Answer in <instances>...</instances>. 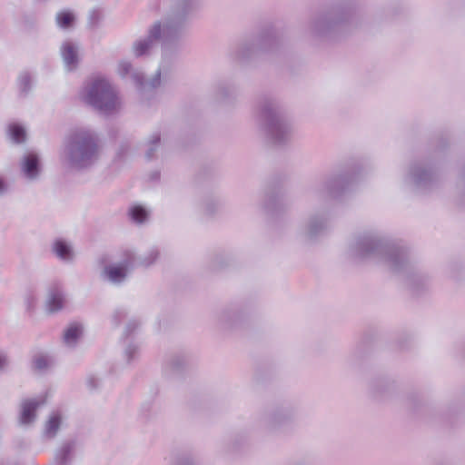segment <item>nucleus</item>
<instances>
[{"instance_id":"2eb2a0df","label":"nucleus","mask_w":465,"mask_h":465,"mask_svg":"<svg viewBox=\"0 0 465 465\" xmlns=\"http://www.w3.org/2000/svg\"><path fill=\"white\" fill-rule=\"evenodd\" d=\"M65 304V296L62 288L54 284L49 288L46 299V307L48 312H56L61 311Z\"/></svg>"},{"instance_id":"a878e982","label":"nucleus","mask_w":465,"mask_h":465,"mask_svg":"<svg viewBox=\"0 0 465 465\" xmlns=\"http://www.w3.org/2000/svg\"><path fill=\"white\" fill-rule=\"evenodd\" d=\"M186 360L183 355L173 354L169 357L167 360L165 366L171 371H180L185 364Z\"/></svg>"},{"instance_id":"393cba45","label":"nucleus","mask_w":465,"mask_h":465,"mask_svg":"<svg viewBox=\"0 0 465 465\" xmlns=\"http://www.w3.org/2000/svg\"><path fill=\"white\" fill-rule=\"evenodd\" d=\"M52 364V360L45 354L38 353L33 358V368L36 371H45Z\"/></svg>"},{"instance_id":"c9c22d12","label":"nucleus","mask_w":465,"mask_h":465,"mask_svg":"<svg viewBox=\"0 0 465 465\" xmlns=\"http://www.w3.org/2000/svg\"><path fill=\"white\" fill-rule=\"evenodd\" d=\"M87 385L90 390H94L99 386V380L94 376H90L87 379Z\"/></svg>"},{"instance_id":"f8f14e48","label":"nucleus","mask_w":465,"mask_h":465,"mask_svg":"<svg viewBox=\"0 0 465 465\" xmlns=\"http://www.w3.org/2000/svg\"><path fill=\"white\" fill-rule=\"evenodd\" d=\"M329 226V217L326 213H315L309 217L302 229V236L306 241H313L322 235Z\"/></svg>"},{"instance_id":"bb28decb","label":"nucleus","mask_w":465,"mask_h":465,"mask_svg":"<svg viewBox=\"0 0 465 465\" xmlns=\"http://www.w3.org/2000/svg\"><path fill=\"white\" fill-rule=\"evenodd\" d=\"M129 213H130L132 220L137 223H143L148 216L147 210L141 205L133 206L130 209Z\"/></svg>"},{"instance_id":"6ab92c4d","label":"nucleus","mask_w":465,"mask_h":465,"mask_svg":"<svg viewBox=\"0 0 465 465\" xmlns=\"http://www.w3.org/2000/svg\"><path fill=\"white\" fill-rule=\"evenodd\" d=\"M143 146L145 158L148 161L155 159L157 152L161 147V134L159 132H153L149 135Z\"/></svg>"},{"instance_id":"1a4fd4ad","label":"nucleus","mask_w":465,"mask_h":465,"mask_svg":"<svg viewBox=\"0 0 465 465\" xmlns=\"http://www.w3.org/2000/svg\"><path fill=\"white\" fill-rule=\"evenodd\" d=\"M135 268V252L126 250L123 253L122 260L117 263H112L104 267L101 277L114 285L123 284L131 271Z\"/></svg>"},{"instance_id":"473e14b6","label":"nucleus","mask_w":465,"mask_h":465,"mask_svg":"<svg viewBox=\"0 0 465 465\" xmlns=\"http://www.w3.org/2000/svg\"><path fill=\"white\" fill-rule=\"evenodd\" d=\"M127 316L125 309L119 308L113 313L112 319L115 325H119L123 319Z\"/></svg>"},{"instance_id":"39448f33","label":"nucleus","mask_w":465,"mask_h":465,"mask_svg":"<svg viewBox=\"0 0 465 465\" xmlns=\"http://www.w3.org/2000/svg\"><path fill=\"white\" fill-rule=\"evenodd\" d=\"M81 97L84 103L105 115L115 113L120 106L115 87L104 77L90 79L84 86Z\"/></svg>"},{"instance_id":"f3484780","label":"nucleus","mask_w":465,"mask_h":465,"mask_svg":"<svg viewBox=\"0 0 465 465\" xmlns=\"http://www.w3.org/2000/svg\"><path fill=\"white\" fill-rule=\"evenodd\" d=\"M74 450L75 443L74 440L63 442L54 453V465H71Z\"/></svg>"},{"instance_id":"4468645a","label":"nucleus","mask_w":465,"mask_h":465,"mask_svg":"<svg viewBox=\"0 0 465 465\" xmlns=\"http://www.w3.org/2000/svg\"><path fill=\"white\" fill-rule=\"evenodd\" d=\"M45 401L36 400V399H29L25 400L21 403V412H20V423L22 425H30L35 420V411L41 406L44 405Z\"/></svg>"},{"instance_id":"a19ab883","label":"nucleus","mask_w":465,"mask_h":465,"mask_svg":"<svg viewBox=\"0 0 465 465\" xmlns=\"http://www.w3.org/2000/svg\"><path fill=\"white\" fill-rule=\"evenodd\" d=\"M206 212H207L208 213H213V211L212 210V208H211V205H210V204H207V206H206Z\"/></svg>"},{"instance_id":"cd10ccee","label":"nucleus","mask_w":465,"mask_h":465,"mask_svg":"<svg viewBox=\"0 0 465 465\" xmlns=\"http://www.w3.org/2000/svg\"><path fill=\"white\" fill-rule=\"evenodd\" d=\"M9 133L14 142L20 143L25 140V130L23 126L13 124L9 127Z\"/></svg>"},{"instance_id":"4c0bfd02","label":"nucleus","mask_w":465,"mask_h":465,"mask_svg":"<svg viewBox=\"0 0 465 465\" xmlns=\"http://www.w3.org/2000/svg\"><path fill=\"white\" fill-rule=\"evenodd\" d=\"M458 201L460 205L465 206V180L462 183L461 192Z\"/></svg>"},{"instance_id":"ddd939ff","label":"nucleus","mask_w":465,"mask_h":465,"mask_svg":"<svg viewBox=\"0 0 465 465\" xmlns=\"http://www.w3.org/2000/svg\"><path fill=\"white\" fill-rule=\"evenodd\" d=\"M21 171L25 178L35 180L41 172L38 155L34 153L25 154L21 161Z\"/></svg>"},{"instance_id":"7c9ffc66","label":"nucleus","mask_w":465,"mask_h":465,"mask_svg":"<svg viewBox=\"0 0 465 465\" xmlns=\"http://www.w3.org/2000/svg\"><path fill=\"white\" fill-rule=\"evenodd\" d=\"M104 18L103 14L99 10H93L89 15L88 24L92 28H97Z\"/></svg>"},{"instance_id":"b1692460","label":"nucleus","mask_w":465,"mask_h":465,"mask_svg":"<svg viewBox=\"0 0 465 465\" xmlns=\"http://www.w3.org/2000/svg\"><path fill=\"white\" fill-rule=\"evenodd\" d=\"M55 22L59 28L69 29L74 26V15L70 11H62L57 13Z\"/></svg>"},{"instance_id":"72a5a7b5","label":"nucleus","mask_w":465,"mask_h":465,"mask_svg":"<svg viewBox=\"0 0 465 465\" xmlns=\"http://www.w3.org/2000/svg\"><path fill=\"white\" fill-rule=\"evenodd\" d=\"M139 325H140L139 321H137L135 319L130 320L125 326L124 334L126 337L130 336L139 327Z\"/></svg>"},{"instance_id":"f704fd0d","label":"nucleus","mask_w":465,"mask_h":465,"mask_svg":"<svg viewBox=\"0 0 465 465\" xmlns=\"http://www.w3.org/2000/svg\"><path fill=\"white\" fill-rule=\"evenodd\" d=\"M175 465H195V464L191 456L182 455L177 458Z\"/></svg>"},{"instance_id":"2f4dec72","label":"nucleus","mask_w":465,"mask_h":465,"mask_svg":"<svg viewBox=\"0 0 465 465\" xmlns=\"http://www.w3.org/2000/svg\"><path fill=\"white\" fill-rule=\"evenodd\" d=\"M138 347L134 344H129L125 351L124 354L127 359L128 362H131L133 360L136 358V355L138 354Z\"/></svg>"},{"instance_id":"4be33fe9","label":"nucleus","mask_w":465,"mask_h":465,"mask_svg":"<svg viewBox=\"0 0 465 465\" xmlns=\"http://www.w3.org/2000/svg\"><path fill=\"white\" fill-rule=\"evenodd\" d=\"M53 251L55 255L66 262L74 259V252L69 243L64 240H56L53 245Z\"/></svg>"},{"instance_id":"0eeeda50","label":"nucleus","mask_w":465,"mask_h":465,"mask_svg":"<svg viewBox=\"0 0 465 465\" xmlns=\"http://www.w3.org/2000/svg\"><path fill=\"white\" fill-rule=\"evenodd\" d=\"M280 45L277 33L272 28L262 30L255 38L237 45L233 52L235 60L245 63L260 53L275 51Z\"/></svg>"},{"instance_id":"a211bd4d","label":"nucleus","mask_w":465,"mask_h":465,"mask_svg":"<svg viewBox=\"0 0 465 465\" xmlns=\"http://www.w3.org/2000/svg\"><path fill=\"white\" fill-rule=\"evenodd\" d=\"M293 416V411L290 409H278L265 418V424H268L271 428H276L280 425L289 423Z\"/></svg>"},{"instance_id":"58836bf2","label":"nucleus","mask_w":465,"mask_h":465,"mask_svg":"<svg viewBox=\"0 0 465 465\" xmlns=\"http://www.w3.org/2000/svg\"><path fill=\"white\" fill-rule=\"evenodd\" d=\"M8 365V359L5 354L0 352V371H4Z\"/></svg>"},{"instance_id":"f257e3e1","label":"nucleus","mask_w":465,"mask_h":465,"mask_svg":"<svg viewBox=\"0 0 465 465\" xmlns=\"http://www.w3.org/2000/svg\"><path fill=\"white\" fill-rule=\"evenodd\" d=\"M349 253L354 259H373L384 262L395 272H411L408 274L407 284L413 293L418 294L428 286V277L414 270L407 249L401 242L386 239L377 232L358 235L350 244Z\"/></svg>"},{"instance_id":"f03ea898","label":"nucleus","mask_w":465,"mask_h":465,"mask_svg":"<svg viewBox=\"0 0 465 465\" xmlns=\"http://www.w3.org/2000/svg\"><path fill=\"white\" fill-rule=\"evenodd\" d=\"M198 0H173L163 22H155L143 39L136 41L133 51L136 57L150 54L162 41L165 56L169 48L183 36L192 15L198 9Z\"/></svg>"},{"instance_id":"9b49d317","label":"nucleus","mask_w":465,"mask_h":465,"mask_svg":"<svg viewBox=\"0 0 465 465\" xmlns=\"http://www.w3.org/2000/svg\"><path fill=\"white\" fill-rule=\"evenodd\" d=\"M117 72L121 77H126L131 74L132 79L137 87L141 89H154L160 86L161 84V72L158 70L149 82L144 81L143 73L134 70L131 62L122 60L118 64Z\"/></svg>"},{"instance_id":"412c9836","label":"nucleus","mask_w":465,"mask_h":465,"mask_svg":"<svg viewBox=\"0 0 465 465\" xmlns=\"http://www.w3.org/2000/svg\"><path fill=\"white\" fill-rule=\"evenodd\" d=\"M160 256V251L157 247L151 248L145 254L137 255L135 253V268L136 267H150L154 264Z\"/></svg>"},{"instance_id":"e433bc0d","label":"nucleus","mask_w":465,"mask_h":465,"mask_svg":"<svg viewBox=\"0 0 465 465\" xmlns=\"http://www.w3.org/2000/svg\"><path fill=\"white\" fill-rule=\"evenodd\" d=\"M218 94L221 98H225L229 95V88L224 85V84H222L218 87Z\"/></svg>"},{"instance_id":"6e6552de","label":"nucleus","mask_w":465,"mask_h":465,"mask_svg":"<svg viewBox=\"0 0 465 465\" xmlns=\"http://www.w3.org/2000/svg\"><path fill=\"white\" fill-rule=\"evenodd\" d=\"M439 181L434 167L427 162H416L411 164L407 182L418 193H425L433 189Z\"/></svg>"},{"instance_id":"c85d7f7f","label":"nucleus","mask_w":465,"mask_h":465,"mask_svg":"<svg viewBox=\"0 0 465 465\" xmlns=\"http://www.w3.org/2000/svg\"><path fill=\"white\" fill-rule=\"evenodd\" d=\"M239 318V313L232 310L223 311L220 316L219 321L223 325H232Z\"/></svg>"},{"instance_id":"423d86ee","label":"nucleus","mask_w":465,"mask_h":465,"mask_svg":"<svg viewBox=\"0 0 465 465\" xmlns=\"http://www.w3.org/2000/svg\"><path fill=\"white\" fill-rule=\"evenodd\" d=\"M351 15V11L347 10L317 15L309 22V34L313 38L336 39L343 25L350 20Z\"/></svg>"},{"instance_id":"20e7f679","label":"nucleus","mask_w":465,"mask_h":465,"mask_svg":"<svg viewBox=\"0 0 465 465\" xmlns=\"http://www.w3.org/2000/svg\"><path fill=\"white\" fill-rule=\"evenodd\" d=\"M258 122L268 140L276 146L289 143L292 128L283 115L280 100L272 95L262 96L258 103Z\"/></svg>"},{"instance_id":"79ce46f5","label":"nucleus","mask_w":465,"mask_h":465,"mask_svg":"<svg viewBox=\"0 0 465 465\" xmlns=\"http://www.w3.org/2000/svg\"><path fill=\"white\" fill-rule=\"evenodd\" d=\"M25 25L26 26V18L24 19Z\"/></svg>"},{"instance_id":"c756f323","label":"nucleus","mask_w":465,"mask_h":465,"mask_svg":"<svg viewBox=\"0 0 465 465\" xmlns=\"http://www.w3.org/2000/svg\"><path fill=\"white\" fill-rule=\"evenodd\" d=\"M18 84L22 93H28L31 87V76L28 73H22L18 78Z\"/></svg>"},{"instance_id":"aec40b11","label":"nucleus","mask_w":465,"mask_h":465,"mask_svg":"<svg viewBox=\"0 0 465 465\" xmlns=\"http://www.w3.org/2000/svg\"><path fill=\"white\" fill-rule=\"evenodd\" d=\"M62 418L58 411L53 412L45 422L44 429V436L47 439H53L56 436L60 426Z\"/></svg>"},{"instance_id":"dca6fc26","label":"nucleus","mask_w":465,"mask_h":465,"mask_svg":"<svg viewBox=\"0 0 465 465\" xmlns=\"http://www.w3.org/2000/svg\"><path fill=\"white\" fill-rule=\"evenodd\" d=\"M61 55L68 71L76 68L79 63L77 45L70 41L64 42L61 46Z\"/></svg>"},{"instance_id":"9d476101","label":"nucleus","mask_w":465,"mask_h":465,"mask_svg":"<svg viewBox=\"0 0 465 465\" xmlns=\"http://www.w3.org/2000/svg\"><path fill=\"white\" fill-rule=\"evenodd\" d=\"M357 175L358 172L355 170L333 174L322 183L319 193L330 198H338L351 187Z\"/></svg>"},{"instance_id":"ea45409f","label":"nucleus","mask_w":465,"mask_h":465,"mask_svg":"<svg viewBox=\"0 0 465 465\" xmlns=\"http://www.w3.org/2000/svg\"><path fill=\"white\" fill-rule=\"evenodd\" d=\"M7 191V184L0 178V195Z\"/></svg>"},{"instance_id":"7ed1b4c3","label":"nucleus","mask_w":465,"mask_h":465,"mask_svg":"<svg viewBox=\"0 0 465 465\" xmlns=\"http://www.w3.org/2000/svg\"><path fill=\"white\" fill-rule=\"evenodd\" d=\"M101 148L97 137L87 130H76L65 139L63 159L65 164L76 171L94 166L100 159Z\"/></svg>"},{"instance_id":"5701e85b","label":"nucleus","mask_w":465,"mask_h":465,"mask_svg":"<svg viewBox=\"0 0 465 465\" xmlns=\"http://www.w3.org/2000/svg\"><path fill=\"white\" fill-rule=\"evenodd\" d=\"M82 333V327L78 324L71 325L64 334V341L67 346L73 347L76 344Z\"/></svg>"}]
</instances>
